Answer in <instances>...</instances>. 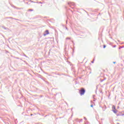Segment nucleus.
Here are the masks:
<instances>
[{
	"mask_svg": "<svg viewBox=\"0 0 124 124\" xmlns=\"http://www.w3.org/2000/svg\"><path fill=\"white\" fill-rule=\"evenodd\" d=\"M85 89L84 88H81L80 90H79V93L80 94V95H83L85 94Z\"/></svg>",
	"mask_w": 124,
	"mask_h": 124,
	"instance_id": "nucleus-1",
	"label": "nucleus"
},
{
	"mask_svg": "<svg viewBox=\"0 0 124 124\" xmlns=\"http://www.w3.org/2000/svg\"><path fill=\"white\" fill-rule=\"evenodd\" d=\"M47 34H49V31L48 30L45 31L44 35L45 36L46 35H47Z\"/></svg>",
	"mask_w": 124,
	"mask_h": 124,
	"instance_id": "nucleus-2",
	"label": "nucleus"
},
{
	"mask_svg": "<svg viewBox=\"0 0 124 124\" xmlns=\"http://www.w3.org/2000/svg\"><path fill=\"white\" fill-rule=\"evenodd\" d=\"M112 109H113V110H116V106H112Z\"/></svg>",
	"mask_w": 124,
	"mask_h": 124,
	"instance_id": "nucleus-3",
	"label": "nucleus"
},
{
	"mask_svg": "<svg viewBox=\"0 0 124 124\" xmlns=\"http://www.w3.org/2000/svg\"><path fill=\"white\" fill-rule=\"evenodd\" d=\"M113 112L115 113V114H117V110L113 109Z\"/></svg>",
	"mask_w": 124,
	"mask_h": 124,
	"instance_id": "nucleus-4",
	"label": "nucleus"
},
{
	"mask_svg": "<svg viewBox=\"0 0 124 124\" xmlns=\"http://www.w3.org/2000/svg\"><path fill=\"white\" fill-rule=\"evenodd\" d=\"M91 107H93V105H91Z\"/></svg>",
	"mask_w": 124,
	"mask_h": 124,
	"instance_id": "nucleus-5",
	"label": "nucleus"
},
{
	"mask_svg": "<svg viewBox=\"0 0 124 124\" xmlns=\"http://www.w3.org/2000/svg\"><path fill=\"white\" fill-rule=\"evenodd\" d=\"M106 46H104V48H105Z\"/></svg>",
	"mask_w": 124,
	"mask_h": 124,
	"instance_id": "nucleus-6",
	"label": "nucleus"
}]
</instances>
